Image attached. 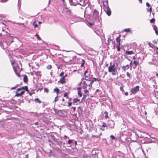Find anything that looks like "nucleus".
Masks as SVG:
<instances>
[{
    "mask_svg": "<svg viewBox=\"0 0 158 158\" xmlns=\"http://www.w3.org/2000/svg\"><path fill=\"white\" fill-rule=\"evenodd\" d=\"M33 25L34 26L35 28L37 27H38V25L37 23H36V22L34 21L33 23Z\"/></svg>",
    "mask_w": 158,
    "mask_h": 158,
    "instance_id": "c85d7f7f",
    "label": "nucleus"
},
{
    "mask_svg": "<svg viewBox=\"0 0 158 158\" xmlns=\"http://www.w3.org/2000/svg\"><path fill=\"white\" fill-rule=\"evenodd\" d=\"M133 63H134V64H135V65L136 66L138 65L139 64V62L138 61H135V60H134L133 61Z\"/></svg>",
    "mask_w": 158,
    "mask_h": 158,
    "instance_id": "c756f323",
    "label": "nucleus"
},
{
    "mask_svg": "<svg viewBox=\"0 0 158 158\" xmlns=\"http://www.w3.org/2000/svg\"><path fill=\"white\" fill-rule=\"evenodd\" d=\"M77 111L79 116H83V111L82 109L81 106H79L77 108Z\"/></svg>",
    "mask_w": 158,
    "mask_h": 158,
    "instance_id": "1a4fd4ad",
    "label": "nucleus"
},
{
    "mask_svg": "<svg viewBox=\"0 0 158 158\" xmlns=\"http://www.w3.org/2000/svg\"><path fill=\"white\" fill-rule=\"evenodd\" d=\"M90 81V84L88 85V86L89 87H92V84H93L94 81H95L94 79H93V78H92V79H91V80Z\"/></svg>",
    "mask_w": 158,
    "mask_h": 158,
    "instance_id": "a211bd4d",
    "label": "nucleus"
},
{
    "mask_svg": "<svg viewBox=\"0 0 158 158\" xmlns=\"http://www.w3.org/2000/svg\"><path fill=\"white\" fill-rule=\"evenodd\" d=\"M22 90V89H21V88H18V89H17V90H16V92H18V91H19L20 90Z\"/></svg>",
    "mask_w": 158,
    "mask_h": 158,
    "instance_id": "6e6d98bb",
    "label": "nucleus"
},
{
    "mask_svg": "<svg viewBox=\"0 0 158 158\" xmlns=\"http://www.w3.org/2000/svg\"><path fill=\"white\" fill-rule=\"evenodd\" d=\"M86 98V95H83V97L82 98V99L83 100H85V99Z\"/></svg>",
    "mask_w": 158,
    "mask_h": 158,
    "instance_id": "603ef678",
    "label": "nucleus"
},
{
    "mask_svg": "<svg viewBox=\"0 0 158 158\" xmlns=\"http://www.w3.org/2000/svg\"><path fill=\"white\" fill-rule=\"evenodd\" d=\"M129 68V65L127 64L126 66H124L122 67V69L124 71H125L127 69H128Z\"/></svg>",
    "mask_w": 158,
    "mask_h": 158,
    "instance_id": "4468645a",
    "label": "nucleus"
},
{
    "mask_svg": "<svg viewBox=\"0 0 158 158\" xmlns=\"http://www.w3.org/2000/svg\"><path fill=\"white\" fill-rule=\"evenodd\" d=\"M102 126L103 127H107V125H106V124L105 123H103L102 125Z\"/></svg>",
    "mask_w": 158,
    "mask_h": 158,
    "instance_id": "8fccbe9b",
    "label": "nucleus"
},
{
    "mask_svg": "<svg viewBox=\"0 0 158 158\" xmlns=\"http://www.w3.org/2000/svg\"><path fill=\"white\" fill-rule=\"evenodd\" d=\"M91 79H92V78L91 77H88L86 78H85V80L86 81H90L91 80Z\"/></svg>",
    "mask_w": 158,
    "mask_h": 158,
    "instance_id": "cd10ccee",
    "label": "nucleus"
},
{
    "mask_svg": "<svg viewBox=\"0 0 158 158\" xmlns=\"http://www.w3.org/2000/svg\"><path fill=\"white\" fill-rule=\"evenodd\" d=\"M22 95V94H21V93H19L18 92H15V96L18 97L20 96H21Z\"/></svg>",
    "mask_w": 158,
    "mask_h": 158,
    "instance_id": "393cba45",
    "label": "nucleus"
},
{
    "mask_svg": "<svg viewBox=\"0 0 158 158\" xmlns=\"http://www.w3.org/2000/svg\"><path fill=\"white\" fill-rule=\"evenodd\" d=\"M13 37L10 35H9L8 36L6 40V43L9 46L13 41Z\"/></svg>",
    "mask_w": 158,
    "mask_h": 158,
    "instance_id": "20e7f679",
    "label": "nucleus"
},
{
    "mask_svg": "<svg viewBox=\"0 0 158 158\" xmlns=\"http://www.w3.org/2000/svg\"><path fill=\"white\" fill-rule=\"evenodd\" d=\"M52 68V66L51 65H48L47 67V68L48 69H50Z\"/></svg>",
    "mask_w": 158,
    "mask_h": 158,
    "instance_id": "79ce46f5",
    "label": "nucleus"
},
{
    "mask_svg": "<svg viewBox=\"0 0 158 158\" xmlns=\"http://www.w3.org/2000/svg\"><path fill=\"white\" fill-rule=\"evenodd\" d=\"M35 36L36 37H37V39L39 40H41V38H40V37L39 36V35L38 34H36L35 35Z\"/></svg>",
    "mask_w": 158,
    "mask_h": 158,
    "instance_id": "72a5a7b5",
    "label": "nucleus"
},
{
    "mask_svg": "<svg viewBox=\"0 0 158 158\" xmlns=\"http://www.w3.org/2000/svg\"><path fill=\"white\" fill-rule=\"evenodd\" d=\"M124 87V86H122V87H121L120 88V90L123 92H124V90H123V87Z\"/></svg>",
    "mask_w": 158,
    "mask_h": 158,
    "instance_id": "a18cd8bd",
    "label": "nucleus"
},
{
    "mask_svg": "<svg viewBox=\"0 0 158 158\" xmlns=\"http://www.w3.org/2000/svg\"><path fill=\"white\" fill-rule=\"evenodd\" d=\"M147 10L148 12H151L152 11V7H150L149 9H147Z\"/></svg>",
    "mask_w": 158,
    "mask_h": 158,
    "instance_id": "37998d69",
    "label": "nucleus"
},
{
    "mask_svg": "<svg viewBox=\"0 0 158 158\" xmlns=\"http://www.w3.org/2000/svg\"><path fill=\"white\" fill-rule=\"evenodd\" d=\"M64 8H65V9L69 13H70L71 12L70 10L68 8H67V7H65Z\"/></svg>",
    "mask_w": 158,
    "mask_h": 158,
    "instance_id": "a19ab883",
    "label": "nucleus"
},
{
    "mask_svg": "<svg viewBox=\"0 0 158 158\" xmlns=\"http://www.w3.org/2000/svg\"><path fill=\"white\" fill-rule=\"evenodd\" d=\"M146 5L148 7H149L150 6V5L149 4V3L148 2H147L146 3Z\"/></svg>",
    "mask_w": 158,
    "mask_h": 158,
    "instance_id": "4d7b16f0",
    "label": "nucleus"
},
{
    "mask_svg": "<svg viewBox=\"0 0 158 158\" xmlns=\"http://www.w3.org/2000/svg\"><path fill=\"white\" fill-rule=\"evenodd\" d=\"M104 3L106 4L105 6H108V0H106V1L104 2H103V4H104Z\"/></svg>",
    "mask_w": 158,
    "mask_h": 158,
    "instance_id": "473e14b6",
    "label": "nucleus"
},
{
    "mask_svg": "<svg viewBox=\"0 0 158 158\" xmlns=\"http://www.w3.org/2000/svg\"><path fill=\"white\" fill-rule=\"evenodd\" d=\"M25 91H22L20 93L22 95H23Z\"/></svg>",
    "mask_w": 158,
    "mask_h": 158,
    "instance_id": "774afa93",
    "label": "nucleus"
},
{
    "mask_svg": "<svg viewBox=\"0 0 158 158\" xmlns=\"http://www.w3.org/2000/svg\"><path fill=\"white\" fill-rule=\"evenodd\" d=\"M44 91L45 92L48 93L49 91V90L47 88H45L44 89Z\"/></svg>",
    "mask_w": 158,
    "mask_h": 158,
    "instance_id": "49530a36",
    "label": "nucleus"
},
{
    "mask_svg": "<svg viewBox=\"0 0 158 158\" xmlns=\"http://www.w3.org/2000/svg\"><path fill=\"white\" fill-rule=\"evenodd\" d=\"M78 4L82 6H85L88 2V0H78Z\"/></svg>",
    "mask_w": 158,
    "mask_h": 158,
    "instance_id": "423d86ee",
    "label": "nucleus"
},
{
    "mask_svg": "<svg viewBox=\"0 0 158 158\" xmlns=\"http://www.w3.org/2000/svg\"><path fill=\"white\" fill-rule=\"evenodd\" d=\"M9 35L8 33L7 32H6L5 33H4V32H3V35H6V36H7V37L8 36V35Z\"/></svg>",
    "mask_w": 158,
    "mask_h": 158,
    "instance_id": "58836bf2",
    "label": "nucleus"
},
{
    "mask_svg": "<svg viewBox=\"0 0 158 158\" xmlns=\"http://www.w3.org/2000/svg\"><path fill=\"white\" fill-rule=\"evenodd\" d=\"M104 114H105V117L106 118H109L108 116V113L107 111H105L104 112Z\"/></svg>",
    "mask_w": 158,
    "mask_h": 158,
    "instance_id": "a878e982",
    "label": "nucleus"
},
{
    "mask_svg": "<svg viewBox=\"0 0 158 158\" xmlns=\"http://www.w3.org/2000/svg\"><path fill=\"white\" fill-rule=\"evenodd\" d=\"M35 101L37 102H38L39 103H41V101L38 98H36L34 100Z\"/></svg>",
    "mask_w": 158,
    "mask_h": 158,
    "instance_id": "5701e85b",
    "label": "nucleus"
},
{
    "mask_svg": "<svg viewBox=\"0 0 158 158\" xmlns=\"http://www.w3.org/2000/svg\"><path fill=\"white\" fill-rule=\"evenodd\" d=\"M116 47L117 48L118 51H119L120 50V48L119 45H117Z\"/></svg>",
    "mask_w": 158,
    "mask_h": 158,
    "instance_id": "de8ad7c7",
    "label": "nucleus"
},
{
    "mask_svg": "<svg viewBox=\"0 0 158 158\" xmlns=\"http://www.w3.org/2000/svg\"><path fill=\"white\" fill-rule=\"evenodd\" d=\"M139 90V86H136L133 88L131 89V92L132 93L130 94L131 95L132 94H136Z\"/></svg>",
    "mask_w": 158,
    "mask_h": 158,
    "instance_id": "39448f33",
    "label": "nucleus"
},
{
    "mask_svg": "<svg viewBox=\"0 0 158 158\" xmlns=\"http://www.w3.org/2000/svg\"><path fill=\"white\" fill-rule=\"evenodd\" d=\"M83 85H85L86 86H88V85L87 83H86V82L85 81L83 82Z\"/></svg>",
    "mask_w": 158,
    "mask_h": 158,
    "instance_id": "09e8293b",
    "label": "nucleus"
},
{
    "mask_svg": "<svg viewBox=\"0 0 158 158\" xmlns=\"http://www.w3.org/2000/svg\"><path fill=\"white\" fill-rule=\"evenodd\" d=\"M78 94L80 97H81L82 96V94L81 93V92L80 90L78 91Z\"/></svg>",
    "mask_w": 158,
    "mask_h": 158,
    "instance_id": "2f4dec72",
    "label": "nucleus"
},
{
    "mask_svg": "<svg viewBox=\"0 0 158 158\" xmlns=\"http://www.w3.org/2000/svg\"><path fill=\"white\" fill-rule=\"evenodd\" d=\"M153 29L155 30V32L157 35H158V30L157 27L155 25H153L152 26Z\"/></svg>",
    "mask_w": 158,
    "mask_h": 158,
    "instance_id": "f8f14e48",
    "label": "nucleus"
},
{
    "mask_svg": "<svg viewBox=\"0 0 158 158\" xmlns=\"http://www.w3.org/2000/svg\"><path fill=\"white\" fill-rule=\"evenodd\" d=\"M84 91L85 93V94H86V93H88L89 92V91H88V90L87 89L85 90Z\"/></svg>",
    "mask_w": 158,
    "mask_h": 158,
    "instance_id": "680f3d73",
    "label": "nucleus"
},
{
    "mask_svg": "<svg viewBox=\"0 0 158 158\" xmlns=\"http://www.w3.org/2000/svg\"><path fill=\"white\" fill-rule=\"evenodd\" d=\"M72 108L73 109V110L74 111H75V110L76 108V107H72Z\"/></svg>",
    "mask_w": 158,
    "mask_h": 158,
    "instance_id": "69168bd1",
    "label": "nucleus"
},
{
    "mask_svg": "<svg viewBox=\"0 0 158 158\" xmlns=\"http://www.w3.org/2000/svg\"><path fill=\"white\" fill-rule=\"evenodd\" d=\"M93 79H94L95 81H101V79H98V78H95L94 77L93 78Z\"/></svg>",
    "mask_w": 158,
    "mask_h": 158,
    "instance_id": "f704fd0d",
    "label": "nucleus"
},
{
    "mask_svg": "<svg viewBox=\"0 0 158 158\" xmlns=\"http://www.w3.org/2000/svg\"><path fill=\"white\" fill-rule=\"evenodd\" d=\"M120 37H118L116 38V41L118 43H119L120 42L121 40L120 39Z\"/></svg>",
    "mask_w": 158,
    "mask_h": 158,
    "instance_id": "c9c22d12",
    "label": "nucleus"
},
{
    "mask_svg": "<svg viewBox=\"0 0 158 158\" xmlns=\"http://www.w3.org/2000/svg\"><path fill=\"white\" fill-rule=\"evenodd\" d=\"M88 72V70H86L84 73V75H85Z\"/></svg>",
    "mask_w": 158,
    "mask_h": 158,
    "instance_id": "e2e57ef3",
    "label": "nucleus"
},
{
    "mask_svg": "<svg viewBox=\"0 0 158 158\" xmlns=\"http://www.w3.org/2000/svg\"><path fill=\"white\" fill-rule=\"evenodd\" d=\"M87 87V86H85V85H83V86H82V88L83 89H85Z\"/></svg>",
    "mask_w": 158,
    "mask_h": 158,
    "instance_id": "5fc2aeb1",
    "label": "nucleus"
},
{
    "mask_svg": "<svg viewBox=\"0 0 158 158\" xmlns=\"http://www.w3.org/2000/svg\"><path fill=\"white\" fill-rule=\"evenodd\" d=\"M53 90L55 92L57 93V95L58 94L59 91V89H58L57 87H56Z\"/></svg>",
    "mask_w": 158,
    "mask_h": 158,
    "instance_id": "412c9836",
    "label": "nucleus"
},
{
    "mask_svg": "<svg viewBox=\"0 0 158 158\" xmlns=\"http://www.w3.org/2000/svg\"><path fill=\"white\" fill-rule=\"evenodd\" d=\"M127 75L129 78V79L131 78V76H130V73L128 72L127 73Z\"/></svg>",
    "mask_w": 158,
    "mask_h": 158,
    "instance_id": "4c0bfd02",
    "label": "nucleus"
},
{
    "mask_svg": "<svg viewBox=\"0 0 158 158\" xmlns=\"http://www.w3.org/2000/svg\"><path fill=\"white\" fill-rule=\"evenodd\" d=\"M68 141L67 144H74V140L73 139H70L69 138H68Z\"/></svg>",
    "mask_w": 158,
    "mask_h": 158,
    "instance_id": "2eb2a0df",
    "label": "nucleus"
},
{
    "mask_svg": "<svg viewBox=\"0 0 158 158\" xmlns=\"http://www.w3.org/2000/svg\"><path fill=\"white\" fill-rule=\"evenodd\" d=\"M126 53L128 55H131L134 54V52L132 51H126Z\"/></svg>",
    "mask_w": 158,
    "mask_h": 158,
    "instance_id": "aec40b11",
    "label": "nucleus"
},
{
    "mask_svg": "<svg viewBox=\"0 0 158 158\" xmlns=\"http://www.w3.org/2000/svg\"><path fill=\"white\" fill-rule=\"evenodd\" d=\"M64 74V72L62 71V72L60 73V74L59 76L60 77H62Z\"/></svg>",
    "mask_w": 158,
    "mask_h": 158,
    "instance_id": "3c124183",
    "label": "nucleus"
},
{
    "mask_svg": "<svg viewBox=\"0 0 158 158\" xmlns=\"http://www.w3.org/2000/svg\"><path fill=\"white\" fill-rule=\"evenodd\" d=\"M54 149L57 151H59L60 150V148L57 147H55L53 148Z\"/></svg>",
    "mask_w": 158,
    "mask_h": 158,
    "instance_id": "7c9ffc66",
    "label": "nucleus"
},
{
    "mask_svg": "<svg viewBox=\"0 0 158 158\" xmlns=\"http://www.w3.org/2000/svg\"><path fill=\"white\" fill-rule=\"evenodd\" d=\"M72 103L70 102H68V106L70 107L72 105Z\"/></svg>",
    "mask_w": 158,
    "mask_h": 158,
    "instance_id": "bf43d9fd",
    "label": "nucleus"
},
{
    "mask_svg": "<svg viewBox=\"0 0 158 158\" xmlns=\"http://www.w3.org/2000/svg\"><path fill=\"white\" fill-rule=\"evenodd\" d=\"M110 66L108 67V71L110 73H112L113 75L116 74L117 72V67L118 66V64L117 63L114 62L113 64L112 62L110 63Z\"/></svg>",
    "mask_w": 158,
    "mask_h": 158,
    "instance_id": "f257e3e1",
    "label": "nucleus"
},
{
    "mask_svg": "<svg viewBox=\"0 0 158 158\" xmlns=\"http://www.w3.org/2000/svg\"><path fill=\"white\" fill-rule=\"evenodd\" d=\"M57 96H56L55 98V100H54V102H56L58 100V99H57Z\"/></svg>",
    "mask_w": 158,
    "mask_h": 158,
    "instance_id": "13d9d810",
    "label": "nucleus"
},
{
    "mask_svg": "<svg viewBox=\"0 0 158 158\" xmlns=\"http://www.w3.org/2000/svg\"><path fill=\"white\" fill-rule=\"evenodd\" d=\"M68 94H67L66 93H65L64 94V97H66L67 96Z\"/></svg>",
    "mask_w": 158,
    "mask_h": 158,
    "instance_id": "864d4df0",
    "label": "nucleus"
},
{
    "mask_svg": "<svg viewBox=\"0 0 158 158\" xmlns=\"http://www.w3.org/2000/svg\"><path fill=\"white\" fill-rule=\"evenodd\" d=\"M124 31L128 32L130 31V29L129 28H126L125 29Z\"/></svg>",
    "mask_w": 158,
    "mask_h": 158,
    "instance_id": "c03bdc74",
    "label": "nucleus"
},
{
    "mask_svg": "<svg viewBox=\"0 0 158 158\" xmlns=\"http://www.w3.org/2000/svg\"><path fill=\"white\" fill-rule=\"evenodd\" d=\"M155 19L154 18H153V19H151L150 21V22L152 23H154L155 22Z\"/></svg>",
    "mask_w": 158,
    "mask_h": 158,
    "instance_id": "e433bc0d",
    "label": "nucleus"
},
{
    "mask_svg": "<svg viewBox=\"0 0 158 158\" xmlns=\"http://www.w3.org/2000/svg\"><path fill=\"white\" fill-rule=\"evenodd\" d=\"M34 73H35L34 74L36 75L37 76L40 77H41V74L40 73V72L39 71H34Z\"/></svg>",
    "mask_w": 158,
    "mask_h": 158,
    "instance_id": "dca6fc26",
    "label": "nucleus"
},
{
    "mask_svg": "<svg viewBox=\"0 0 158 158\" xmlns=\"http://www.w3.org/2000/svg\"><path fill=\"white\" fill-rule=\"evenodd\" d=\"M60 82L61 84H64L65 83V79L64 78V77H62L60 78V80L58 81V83Z\"/></svg>",
    "mask_w": 158,
    "mask_h": 158,
    "instance_id": "ddd939ff",
    "label": "nucleus"
},
{
    "mask_svg": "<svg viewBox=\"0 0 158 158\" xmlns=\"http://www.w3.org/2000/svg\"><path fill=\"white\" fill-rule=\"evenodd\" d=\"M21 88L22 89V90L24 89L26 91H28V87L27 86H23Z\"/></svg>",
    "mask_w": 158,
    "mask_h": 158,
    "instance_id": "b1692460",
    "label": "nucleus"
},
{
    "mask_svg": "<svg viewBox=\"0 0 158 158\" xmlns=\"http://www.w3.org/2000/svg\"><path fill=\"white\" fill-rule=\"evenodd\" d=\"M105 5L106 4L104 3V10L106 12V13L107 15L108 16H110L111 15V10L110 8L109 7V6H105Z\"/></svg>",
    "mask_w": 158,
    "mask_h": 158,
    "instance_id": "7ed1b4c3",
    "label": "nucleus"
},
{
    "mask_svg": "<svg viewBox=\"0 0 158 158\" xmlns=\"http://www.w3.org/2000/svg\"><path fill=\"white\" fill-rule=\"evenodd\" d=\"M93 17L96 21H97L98 23L100 22L99 12L96 9L94 10Z\"/></svg>",
    "mask_w": 158,
    "mask_h": 158,
    "instance_id": "f03ea898",
    "label": "nucleus"
},
{
    "mask_svg": "<svg viewBox=\"0 0 158 158\" xmlns=\"http://www.w3.org/2000/svg\"><path fill=\"white\" fill-rule=\"evenodd\" d=\"M114 122L112 121H110L108 124L109 127L113 129L114 127Z\"/></svg>",
    "mask_w": 158,
    "mask_h": 158,
    "instance_id": "9d476101",
    "label": "nucleus"
},
{
    "mask_svg": "<svg viewBox=\"0 0 158 158\" xmlns=\"http://www.w3.org/2000/svg\"><path fill=\"white\" fill-rule=\"evenodd\" d=\"M71 5L76 6L78 4V0H69Z\"/></svg>",
    "mask_w": 158,
    "mask_h": 158,
    "instance_id": "6e6552de",
    "label": "nucleus"
},
{
    "mask_svg": "<svg viewBox=\"0 0 158 158\" xmlns=\"http://www.w3.org/2000/svg\"><path fill=\"white\" fill-rule=\"evenodd\" d=\"M23 80L25 83H26L28 81L27 77L26 75H23Z\"/></svg>",
    "mask_w": 158,
    "mask_h": 158,
    "instance_id": "f3484780",
    "label": "nucleus"
},
{
    "mask_svg": "<svg viewBox=\"0 0 158 158\" xmlns=\"http://www.w3.org/2000/svg\"><path fill=\"white\" fill-rule=\"evenodd\" d=\"M128 94V92H125V95H126V96H127Z\"/></svg>",
    "mask_w": 158,
    "mask_h": 158,
    "instance_id": "0e129e2a",
    "label": "nucleus"
},
{
    "mask_svg": "<svg viewBox=\"0 0 158 158\" xmlns=\"http://www.w3.org/2000/svg\"><path fill=\"white\" fill-rule=\"evenodd\" d=\"M71 37L73 38L75 41H76L81 46V47L83 49L84 48H83V47H82L81 42L80 40L77 39L75 37H73L71 36Z\"/></svg>",
    "mask_w": 158,
    "mask_h": 158,
    "instance_id": "9b49d317",
    "label": "nucleus"
},
{
    "mask_svg": "<svg viewBox=\"0 0 158 158\" xmlns=\"http://www.w3.org/2000/svg\"><path fill=\"white\" fill-rule=\"evenodd\" d=\"M102 134L101 133H100L98 135H93L92 137H95L97 138H98L100 139V136H101V135Z\"/></svg>",
    "mask_w": 158,
    "mask_h": 158,
    "instance_id": "6ab92c4d",
    "label": "nucleus"
},
{
    "mask_svg": "<svg viewBox=\"0 0 158 158\" xmlns=\"http://www.w3.org/2000/svg\"><path fill=\"white\" fill-rule=\"evenodd\" d=\"M16 89V87H15H15H12L11 88V90H13V89Z\"/></svg>",
    "mask_w": 158,
    "mask_h": 158,
    "instance_id": "338daca9",
    "label": "nucleus"
},
{
    "mask_svg": "<svg viewBox=\"0 0 158 158\" xmlns=\"http://www.w3.org/2000/svg\"><path fill=\"white\" fill-rule=\"evenodd\" d=\"M110 138L113 140H115L116 139L115 137L113 135H111L110 136Z\"/></svg>",
    "mask_w": 158,
    "mask_h": 158,
    "instance_id": "ea45409f",
    "label": "nucleus"
},
{
    "mask_svg": "<svg viewBox=\"0 0 158 158\" xmlns=\"http://www.w3.org/2000/svg\"><path fill=\"white\" fill-rule=\"evenodd\" d=\"M54 140L56 142V144L59 146L61 148L62 143V141L56 138L54 139Z\"/></svg>",
    "mask_w": 158,
    "mask_h": 158,
    "instance_id": "0eeeda50",
    "label": "nucleus"
},
{
    "mask_svg": "<svg viewBox=\"0 0 158 158\" xmlns=\"http://www.w3.org/2000/svg\"><path fill=\"white\" fill-rule=\"evenodd\" d=\"M80 101L79 99H78L77 98H75L73 100V103H77Z\"/></svg>",
    "mask_w": 158,
    "mask_h": 158,
    "instance_id": "4be33fe9",
    "label": "nucleus"
},
{
    "mask_svg": "<svg viewBox=\"0 0 158 158\" xmlns=\"http://www.w3.org/2000/svg\"><path fill=\"white\" fill-rule=\"evenodd\" d=\"M151 149V148L150 147H148L147 148L146 151L147 152L148 151V150H150Z\"/></svg>",
    "mask_w": 158,
    "mask_h": 158,
    "instance_id": "052dcab7",
    "label": "nucleus"
},
{
    "mask_svg": "<svg viewBox=\"0 0 158 158\" xmlns=\"http://www.w3.org/2000/svg\"><path fill=\"white\" fill-rule=\"evenodd\" d=\"M82 63L81 64V67H83L84 66V64L85 63V61L84 59H83L82 60Z\"/></svg>",
    "mask_w": 158,
    "mask_h": 158,
    "instance_id": "bb28decb",
    "label": "nucleus"
}]
</instances>
